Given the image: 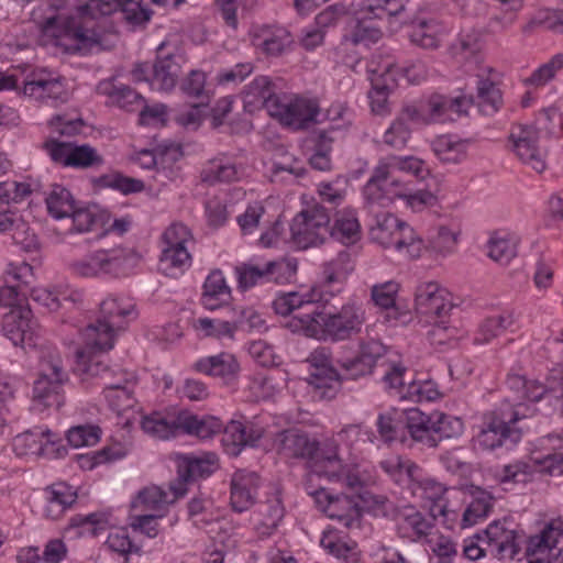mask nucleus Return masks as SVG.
Wrapping results in <instances>:
<instances>
[{
	"label": "nucleus",
	"instance_id": "nucleus-49",
	"mask_svg": "<svg viewBox=\"0 0 563 563\" xmlns=\"http://www.w3.org/2000/svg\"><path fill=\"white\" fill-rule=\"evenodd\" d=\"M493 496L488 492L477 488L472 494V500L463 512L461 527H472L485 519L493 508Z\"/></svg>",
	"mask_w": 563,
	"mask_h": 563
},
{
	"label": "nucleus",
	"instance_id": "nucleus-41",
	"mask_svg": "<svg viewBox=\"0 0 563 563\" xmlns=\"http://www.w3.org/2000/svg\"><path fill=\"white\" fill-rule=\"evenodd\" d=\"M180 71V65L175 60L173 55L157 58L152 66V77L150 85L152 89L169 91L177 82Z\"/></svg>",
	"mask_w": 563,
	"mask_h": 563
},
{
	"label": "nucleus",
	"instance_id": "nucleus-61",
	"mask_svg": "<svg viewBox=\"0 0 563 563\" xmlns=\"http://www.w3.org/2000/svg\"><path fill=\"white\" fill-rule=\"evenodd\" d=\"M439 26L433 21L418 20L410 33V41L422 48H435L439 45Z\"/></svg>",
	"mask_w": 563,
	"mask_h": 563
},
{
	"label": "nucleus",
	"instance_id": "nucleus-17",
	"mask_svg": "<svg viewBox=\"0 0 563 563\" xmlns=\"http://www.w3.org/2000/svg\"><path fill=\"white\" fill-rule=\"evenodd\" d=\"M415 302L417 313L427 317L428 320L442 319L453 309L450 294L433 282L417 287Z\"/></svg>",
	"mask_w": 563,
	"mask_h": 563
},
{
	"label": "nucleus",
	"instance_id": "nucleus-33",
	"mask_svg": "<svg viewBox=\"0 0 563 563\" xmlns=\"http://www.w3.org/2000/svg\"><path fill=\"white\" fill-rule=\"evenodd\" d=\"M69 217L73 218L74 229L78 233L97 232V236L101 238L108 232L110 213L96 203L75 208Z\"/></svg>",
	"mask_w": 563,
	"mask_h": 563
},
{
	"label": "nucleus",
	"instance_id": "nucleus-12",
	"mask_svg": "<svg viewBox=\"0 0 563 563\" xmlns=\"http://www.w3.org/2000/svg\"><path fill=\"white\" fill-rule=\"evenodd\" d=\"M320 109L314 100L299 96H280L277 103L269 104V115L283 125L301 130L319 122Z\"/></svg>",
	"mask_w": 563,
	"mask_h": 563
},
{
	"label": "nucleus",
	"instance_id": "nucleus-39",
	"mask_svg": "<svg viewBox=\"0 0 563 563\" xmlns=\"http://www.w3.org/2000/svg\"><path fill=\"white\" fill-rule=\"evenodd\" d=\"M328 235L344 245L355 244L361 239V225L354 210H343L335 214Z\"/></svg>",
	"mask_w": 563,
	"mask_h": 563
},
{
	"label": "nucleus",
	"instance_id": "nucleus-59",
	"mask_svg": "<svg viewBox=\"0 0 563 563\" xmlns=\"http://www.w3.org/2000/svg\"><path fill=\"white\" fill-rule=\"evenodd\" d=\"M194 327L196 330L202 332L205 336H212L219 340H232L236 331L234 320L225 321L221 319L199 318L195 321Z\"/></svg>",
	"mask_w": 563,
	"mask_h": 563
},
{
	"label": "nucleus",
	"instance_id": "nucleus-52",
	"mask_svg": "<svg viewBox=\"0 0 563 563\" xmlns=\"http://www.w3.org/2000/svg\"><path fill=\"white\" fill-rule=\"evenodd\" d=\"M332 131H319L314 136L313 154L309 158L311 167L316 170L327 172L331 169L330 153L334 139Z\"/></svg>",
	"mask_w": 563,
	"mask_h": 563
},
{
	"label": "nucleus",
	"instance_id": "nucleus-16",
	"mask_svg": "<svg viewBox=\"0 0 563 563\" xmlns=\"http://www.w3.org/2000/svg\"><path fill=\"white\" fill-rule=\"evenodd\" d=\"M475 538L486 544L492 556L499 560H511L519 552L517 532L507 519L492 522L483 536L476 534Z\"/></svg>",
	"mask_w": 563,
	"mask_h": 563
},
{
	"label": "nucleus",
	"instance_id": "nucleus-20",
	"mask_svg": "<svg viewBox=\"0 0 563 563\" xmlns=\"http://www.w3.org/2000/svg\"><path fill=\"white\" fill-rule=\"evenodd\" d=\"M57 441V437L48 429L35 428L14 437L13 449L18 455L60 456L65 449L62 446L55 448Z\"/></svg>",
	"mask_w": 563,
	"mask_h": 563
},
{
	"label": "nucleus",
	"instance_id": "nucleus-14",
	"mask_svg": "<svg viewBox=\"0 0 563 563\" xmlns=\"http://www.w3.org/2000/svg\"><path fill=\"white\" fill-rule=\"evenodd\" d=\"M396 172L411 174L417 178L423 179L429 170L424 162L415 156L390 155L379 159L367 180V194L372 199L382 197L377 183L384 180L387 176H393Z\"/></svg>",
	"mask_w": 563,
	"mask_h": 563
},
{
	"label": "nucleus",
	"instance_id": "nucleus-45",
	"mask_svg": "<svg viewBox=\"0 0 563 563\" xmlns=\"http://www.w3.org/2000/svg\"><path fill=\"white\" fill-rule=\"evenodd\" d=\"M31 297L34 301L46 307L48 310L55 311L64 307L65 303H76L80 300L81 295L80 292L68 288L51 289L38 287L32 289Z\"/></svg>",
	"mask_w": 563,
	"mask_h": 563
},
{
	"label": "nucleus",
	"instance_id": "nucleus-18",
	"mask_svg": "<svg viewBox=\"0 0 563 563\" xmlns=\"http://www.w3.org/2000/svg\"><path fill=\"white\" fill-rule=\"evenodd\" d=\"M272 440L277 453L287 459L306 460L310 463V457L317 450V440L297 428L278 431Z\"/></svg>",
	"mask_w": 563,
	"mask_h": 563
},
{
	"label": "nucleus",
	"instance_id": "nucleus-22",
	"mask_svg": "<svg viewBox=\"0 0 563 563\" xmlns=\"http://www.w3.org/2000/svg\"><path fill=\"white\" fill-rule=\"evenodd\" d=\"M35 329L36 322L32 319V311L29 308L19 307L12 309L3 317V334L14 346L32 345Z\"/></svg>",
	"mask_w": 563,
	"mask_h": 563
},
{
	"label": "nucleus",
	"instance_id": "nucleus-37",
	"mask_svg": "<svg viewBox=\"0 0 563 563\" xmlns=\"http://www.w3.org/2000/svg\"><path fill=\"white\" fill-rule=\"evenodd\" d=\"M431 148L440 162L460 164L466 158L467 141L456 135L443 134L432 140Z\"/></svg>",
	"mask_w": 563,
	"mask_h": 563
},
{
	"label": "nucleus",
	"instance_id": "nucleus-25",
	"mask_svg": "<svg viewBox=\"0 0 563 563\" xmlns=\"http://www.w3.org/2000/svg\"><path fill=\"white\" fill-rule=\"evenodd\" d=\"M394 519L398 537L413 542L427 538L433 528L432 521L413 506L396 510Z\"/></svg>",
	"mask_w": 563,
	"mask_h": 563
},
{
	"label": "nucleus",
	"instance_id": "nucleus-13",
	"mask_svg": "<svg viewBox=\"0 0 563 563\" xmlns=\"http://www.w3.org/2000/svg\"><path fill=\"white\" fill-rule=\"evenodd\" d=\"M311 369L308 383L313 396L319 399H332L341 387V376L331 364V355L325 347L316 349L308 358Z\"/></svg>",
	"mask_w": 563,
	"mask_h": 563
},
{
	"label": "nucleus",
	"instance_id": "nucleus-43",
	"mask_svg": "<svg viewBox=\"0 0 563 563\" xmlns=\"http://www.w3.org/2000/svg\"><path fill=\"white\" fill-rule=\"evenodd\" d=\"M280 95L276 93L275 85L267 76L256 77L245 91V102L254 107H263L269 113V104L277 103Z\"/></svg>",
	"mask_w": 563,
	"mask_h": 563
},
{
	"label": "nucleus",
	"instance_id": "nucleus-44",
	"mask_svg": "<svg viewBox=\"0 0 563 563\" xmlns=\"http://www.w3.org/2000/svg\"><path fill=\"white\" fill-rule=\"evenodd\" d=\"M516 318L512 311H503L499 314L484 319L474 336V343L486 344L493 339L503 334L515 323Z\"/></svg>",
	"mask_w": 563,
	"mask_h": 563
},
{
	"label": "nucleus",
	"instance_id": "nucleus-35",
	"mask_svg": "<svg viewBox=\"0 0 563 563\" xmlns=\"http://www.w3.org/2000/svg\"><path fill=\"white\" fill-rule=\"evenodd\" d=\"M77 499V493L66 483H55L45 488L46 504L43 515L51 520L59 519Z\"/></svg>",
	"mask_w": 563,
	"mask_h": 563
},
{
	"label": "nucleus",
	"instance_id": "nucleus-55",
	"mask_svg": "<svg viewBox=\"0 0 563 563\" xmlns=\"http://www.w3.org/2000/svg\"><path fill=\"white\" fill-rule=\"evenodd\" d=\"M358 4V9L367 16H378L379 19H386L396 16L404 9V0H352Z\"/></svg>",
	"mask_w": 563,
	"mask_h": 563
},
{
	"label": "nucleus",
	"instance_id": "nucleus-42",
	"mask_svg": "<svg viewBox=\"0 0 563 563\" xmlns=\"http://www.w3.org/2000/svg\"><path fill=\"white\" fill-rule=\"evenodd\" d=\"M239 176L236 165L225 156L209 161L200 173L201 181L208 185L234 181L239 179Z\"/></svg>",
	"mask_w": 563,
	"mask_h": 563
},
{
	"label": "nucleus",
	"instance_id": "nucleus-21",
	"mask_svg": "<svg viewBox=\"0 0 563 563\" xmlns=\"http://www.w3.org/2000/svg\"><path fill=\"white\" fill-rule=\"evenodd\" d=\"M266 434L264 427L256 422L247 421L245 423L231 420L224 428L222 444L228 454L236 456L245 446H256L261 439Z\"/></svg>",
	"mask_w": 563,
	"mask_h": 563
},
{
	"label": "nucleus",
	"instance_id": "nucleus-58",
	"mask_svg": "<svg viewBox=\"0 0 563 563\" xmlns=\"http://www.w3.org/2000/svg\"><path fill=\"white\" fill-rule=\"evenodd\" d=\"M353 271L351 255L346 251L338 253L336 257L324 264L323 279L327 285L342 283Z\"/></svg>",
	"mask_w": 563,
	"mask_h": 563
},
{
	"label": "nucleus",
	"instance_id": "nucleus-31",
	"mask_svg": "<svg viewBox=\"0 0 563 563\" xmlns=\"http://www.w3.org/2000/svg\"><path fill=\"white\" fill-rule=\"evenodd\" d=\"M417 118V106H404L397 118L384 133V143L396 150L404 148L411 136V125L419 124Z\"/></svg>",
	"mask_w": 563,
	"mask_h": 563
},
{
	"label": "nucleus",
	"instance_id": "nucleus-47",
	"mask_svg": "<svg viewBox=\"0 0 563 563\" xmlns=\"http://www.w3.org/2000/svg\"><path fill=\"white\" fill-rule=\"evenodd\" d=\"M372 90L368 92L372 111L376 114H384L387 111L388 93L393 89L394 78L388 68L384 73H373L371 77Z\"/></svg>",
	"mask_w": 563,
	"mask_h": 563
},
{
	"label": "nucleus",
	"instance_id": "nucleus-30",
	"mask_svg": "<svg viewBox=\"0 0 563 563\" xmlns=\"http://www.w3.org/2000/svg\"><path fill=\"white\" fill-rule=\"evenodd\" d=\"M23 92L25 96L38 100L53 99L62 102L66 100L67 96L60 77L53 76L46 70L34 73L31 79L25 81Z\"/></svg>",
	"mask_w": 563,
	"mask_h": 563
},
{
	"label": "nucleus",
	"instance_id": "nucleus-11",
	"mask_svg": "<svg viewBox=\"0 0 563 563\" xmlns=\"http://www.w3.org/2000/svg\"><path fill=\"white\" fill-rule=\"evenodd\" d=\"M330 216L323 206L316 205L297 214L290 225L291 238L300 249L322 244L329 233Z\"/></svg>",
	"mask_w": 563,
	"mask_h": 563
},
{
	"label": "nucleus",
	"instance_id": "nucleus-3",
	"mask_svg": "<svg viewBox=\"0 0 563 563\" xmlns=\"http://www.w3.org/2000/svg\"><path fill=\"white\" fill-rule=\"evenodd\" d=\"M135 316L134 305L130 300L113 295L104 298L97 321L80 331V344L76 351L77 369L91 375H99L101 368L108 372L99 357L113 349L117 332L124 329L126 321Z\"/></svg>",
	"mask_w": 563,
	"mask_h": 563
},
{
	"label": "nucleus",
	"instance_id": "nucleus-15",
	"mask_svg": "<svg viewBox=\"0 0 563 563\" xmlns=\"http://www.w3.org/2000/svg\"><path fill=\"white\" fill-rule=\"evenodd\" d=\"M563 539V522L552 520L543 529L530 536L526 543L528 563H553L558 544Z\"/></svg>",
	"mask_w": 563,
	"mask_h": 563
},
{
	"label": "nucleus",
	"instance_id": "nucleus-32",
	"mask_svg": "<svg viewBox=\"0 0 563 563\" xmlns=\"http://www.w3.org/2000/svg\"><path fill=\"white\" fill-rule=\"evenodd\" d=\"M183 410L170 412H153L142 419L143 431L153 438L167 440L181 433Z\"/></svg>",
	"mask_w": 563,
	"mask_h": 563
},
{
	"label": "nucleus",
	"instance_id": "nucleus-50",
	"mask_svg": "<svg viewBox=\"0 0 563 563\" xmlns=\"http://www.w3.org/2000/svg\"><path fill=\"white\" fill-rule=\"evenodd\" d=\"M320 544L330 554L343 560L345 563H355L357 561L356 543L345 540L336 531H324Z\"/></svg>",
	"mask_w": 563,
	"mask_h": 563
},
{
	"label": "nucleus",
	"instance_id": "nucleus-62",
	"mask_svg": "<svg viewBox=\"0 0 563 563\" xmlns=\"http://www.w3.org/2000/svg\"><path fill=\"white\" fill-rule=\"evenodd\" d=\"M109 526V514L104 511L91 512L88 515H76L70 518V527L81 528L80 533L98 536Z\"/></svg>",
	"mask_w": 563,
	"mask_h": 563
},
{
	"label": "nucleus",
	"instance_id": "nucleus-5",
	"mask_svg": "<svg viewBox=\"0 0 563 563\" xmlns=\"http://www.w3.org/2000/svg\"><path fill=\"white\" fill-rule=\"evenodd\" d=\"M522 404H506L484 416L478 433L474 437V445L482 451H494L497 448L511 449L522 437V429L517 423L526 418Z\"/></svg>",
	"mask_w": 563,
	"mask_h": 563
},
{
	"label": "nucleus",
	"instance_id": "nucleus-36",
	"mask_svg": "<svg viewBox=\"0 0 563 563\" xmlns=\"http://www.w3.org/2000/svg\"><path fill=\"white\" fill-rule=\"evenodd\" d=\"M194 367L199 373L221 377L225 380L234 378L240 371L235 356L225 352L202 357L195 363Z\"/></svg>",
	"mask_w": 563,
	"mask_h": 563
},
{
	"label": "nucleus",
	"instance_id": "nucleus-28",
	"mask_svg": "<svg viewBox=\"0 0 563 563\" xmlns=\"http://www.w3.org/2000/svg\"><path fill=\"white\" fill-rule=\"evenodd\" d=\"M260 477L254 472L238 471L231 479V506L234 511L243 512L250 509L256 498Z\"/></svg>",
	"mask_w": 563,
	"mask_h": 563
},
{
	"label": "nucleus",
	"instance_id": "nucleus-2",
	"mask_svg": "<svg viewBox=\"0 0 563 563\" xmlns=\"http://www.w3.org/2000/svg\"><path fill=\"white\" fill-rule=\"evenodd\" d=\"M321 300V292L314 288L305 292L290 291L280 294L273 301V308L277 314H291L286 327L307 338L342 342L362 332L366 322L362 303L351 300L339 310L319 311L317 303Z\"/></svg>",
	"mask_w": 563,
	"mask_h": 563
},
{
	"label": "nucleus",
	"instance_id": "nucleus-48",
	"mask_svg": "<svg viewBox=\"0 0 563 563\" xmlns=\"http://www.w3.org/2000/svg\"><path fill=\"white\" fill-rule=\"evenodd\" d=\"M325 515L329 518L338 519L349 528L358 518V504L353 496L335 495L331 503L327 504Z\"/></svg>",
	"mask_w": 563,
	"mask_h": 563
},
{
	"label": "nucleus",
	"instance_id": "nucleus-10",
	"mask_svg": "<svg viewBox=\"0 0 563 563\" xmlns=\"http://www.w3.org/2000/svg\"><path fill=\"white\" fill-rule=\"evenodd\" d=\"M130 250L122 246L99 249L70 263V271L80 277L100 278L118 275L131 257Z\"/></svg>",
	"mask_w": 563,
	"mask_h": 563
},
{
	"label": "nucleus",
	"instance_id": "nucleus-26",
	"mask_svg": "<svg viewBox=\"0 0 563 563\" xmlns=\"http://www.w3.org/2000/svg\"><path fill=\"white\" fill-rule=\"evenodd\" d=\"M253 45L267 56H279L294 43L290 32L279 25H262L252 34Z\"/></svg>",
	"mask_w": 563,
	"mask_h": 563
},
{
	"label": "nucleus",
	"instance_id": "nucleus-7",
	"mask_svg": "<svg viewBox=\"0 0 563 563\" xmlns=\"http://www.w3.org/2000/svg\"><path fill=\"white\" fill-rule=\"evenodd\" d=\"M67 380L68 375L57 350L42 351L37 378L33 383L32 400L34 406L58 410L65 402L63 386Z\"/></svg>",
	"mask_w": 563,
	"mask_h": 563
},
{
	"label": "nucleus",
	"instance_id": "nucleus-53",
	"mask_svg": "<svg viewBox=\"0 0 563 563\" xmlns=\"http://www.w3.org/2000/svg\"><path fill=\"white\" fill-rule=\"evenodd\" d=\"M191 262V256L186 247L164 246L159 258V269L174 276L176 271L183 272Z\"/></svg>",
	"mask_w": 563,
	"mask_h": 563
},
{
	"label": "nucleus",
	"instance_id": "nucleus-63",
	"mask_svg": "<svg viewBox=\"0 0 563 563\" xmlns=\"http://www.w3.org/2000/svg\"><path fill=\"white\" fill-rule=\"evenodd\" d=\"M102 164L103 157L96 148L89 144H73L71 154L69 156V167L85 169L99 167Z\"/></svg>",
	"mask_w": 563,
	"mask_h": 563
},
{
	"label": "nucleus",
	"instance_id": "nucleus-40",
	"mask_svg": "<svg viewBox=\"0 0 563 563\" xmlns=\"http://www.w3.org/2000/svg\"><path fill=\"white\" fill-rule=\"evenodd\" d=\"M181 433L196 435L200 439H209L214 434L224 432L223 422L213 416H203L199 418L187 410H183Z\"/></svg>",
	"mask_w": 563,
	"mask_h": 563
},
{
	"label": "nucleus",
	"instance_id": "nucleus-54",
	"mask_svg": "<svg viewBox=\"0 0 563 563\" xmlns=\"http://www.w3.org/2000/svg\"><path fill=\"white\" fill-rule=\"evenodd\" d=\"M103 395L109 407L119 415L134 407L133 389L128 385L107 384Z\"/></svg>",
	"mask_w": 563,
	"mask_h": 563
},
{
	"label": "nucleus",
	"instance_id": "nucleus-8",
	"mask_svg": "<svg viewBox=\"0 0 563 563\" xmlns=\"http://www.w3.org/2000/svg\"><path fill=\"white\" fill-rule=\"evenodd\" d=\"M369 235L384 249H394L410 258L419 257L423 249V241L413 228L387 212L375 216Z\"/></svg>",
	"mask_w": 563,
	"mask_h": 563
},
{
	"label": "nucleus",
	"instance_id": "nucleus-24",
	"mask_svg": "<svg viewBox=\"0 0 563 563\" xmlns=\"http://www.w3.org/2000/svg\"><path fill=\"white\" fill-rule=\"evenodd\" d=\"M409 488L413 496L432 501L430 515L433 519L438 516H448V508L443 498L448 488L444 484L434 478L423 476L419 467L416 476H412L409 482Z\"/></svg>",
	"mask_w": 563,
	"mask_h": 563
},
{
	"label": "nucleus",
	"instance_id": "nucleus-19",
	"mask_svg": "<svg viewBox=\"0 0 563 563\" xmlns=\"http://www.w3.org/2000/svg\"><path fill=\"white\" fill-rule=\"evenodd\" d=\"M512 146L518 158L537 173L547 168L545 152L538 145L539 132L533 126H520L510 134Z\"/></svg>",
	"mask_w": 563,
	"mask_h": 563
},
{
	"label": "nucleus",
	"instance_id": "nucleus-64",
	"mask_svg": "<svg viewBox=\"0 0 563 563\" xmlns=\"http://www.w3.org/2000/svg\"><path fill=\"white\" fill-rule=\"evenodd\" d=\"M426 550L412 545L401 550L388 549L385 551L382 563H426Z\"/></svg>",
	"mask_w": 563,
	"mask_h": 563
},
{
	"label": "nucleus",
	"instance_id": "nucleus-46",
	"mask_svg": "<svg viewBox=\"0 0 563 563\" xmlns=\"http://www.w3.org/2000/svg\"><path fill=\"white\" fill-rule=\"evenodd\" d=\"M258 519L255 530L260 537L266 538L273 534L284 517V507L280 499L273 498L261 504L257 509Z\"/></svg>",
	"mask_w": 563,
	"mask_h": 563
},
{
	"label": "nucleus",
	"instance_id": "nucleus-29",
	"mask_svg": "<svg viewBox=\"0 0 563 563\" xmlns=\"http://www.w3.org/2000/svg\"><path fill=\"white\" fill-rule=\"evenodd\" d=\"M217 468L218 457L214 453L181 455L178 457L177 462V483H181L183 487H186L188 482L208 477Z\"/></svg>",
	"mask_w": 563,
	"mask_h": 563
},
{
	"label": "nucleus",
	"instance_id": "nucleus-27",
	"mask_svg": "<svg viewBox=\"0 0 563 563\" xmlns=\"http://www.w3.org/2000/svg\"><path fill=\"white\" fill-rule=\"evenodd\" d=\"M169 490L165 492L158 486L146 487L137 494L131 506L133 509L141 508L144 511L153 510L163 514L168 505L186 494L187 488L183 487L181 483H176L169 486Z\"/></svg>",
	"mask_w": 563,
	"mask_h": 563
},
{
	"label": "nucleus",
	"instance_id": "nucleus-57",
	"mask_svg": "<svg viewBox=\"0 0 563 563\" xmlns=\"http://www.w3.org/2000/svg\"><path fill=\"white\" fill-rule=\"evenodd\" d=\"M265 274L267 283L287 284L295 279L298 262L294 257L280 258L278 261L268 262L265 265Z\"/></svg>",
	"mask_w": 563,
	"mask_h": 563
},
{
	"label": "nucleus",
	"instance_id": "nucleus-51",
	"mask_svg": "<svg viewBox=\"0 0 563 563\" xmlns=\"http://www.w3.org/2000/svg\"><path fill=\"white\" fill-rule=\"evenodd\" d=\"M48 213L55 219L69 217L75 210V201L68 189L53 185L46 199Z\"/></svg>",
	"mask_w": 563,
	"mask_h": 563
},
{
	"label": "nucleus",
	"instance_id": "nucleus-23",
	"mask_svg": "<svg viewBox=\"0 0 563 563\" xmlns=\"http://www.w3.org/2000/svg\"><path fill=\"white\" fill-rule=\"evenodd\" d=\"M384 353L385 346L380 342L376 340L362 341L356 356L339 362L344 372V377L357 379L371 374L377 360L380 358Z\"/></svg>",
	"mask_w": 563,
	"mask_h": 563
},
{
	"label": "nucleus",
	"instance_id": "nucleus-1",
	"mask_svg": "<svg viewBox=\"0 0 563 563\" xmlns=\"http://www.w3.org/2000/svg\"><path fill=\"white\" fill-rule=\"evenodd\" d=\"M151 15L152 11L143 8L140 0H87L75 15L56 13L45 18L42 29L65 53L86 55L115 47L120 21L140 26Z\"/></svg>",
	"mask_w": 563,
	"mask_h": 563
},
{
	"label": "nucleus",
	"instance_id": "nucleus-34",
	"mask_svg": "<svg viewBox=\"0 0 563 563\" xmlns=\"http://www.w3.org/2000/svg\"><path fill=\"white\" fill-rule=\"evenodd\" d=\"M374 20L380 19L378 16H367L365 12L356 14L347 27L344 40L354 46L368 47L376 44L382 38L383 33Z\"/></svg>",
	"mask_w": 563,
	"mask_h": 563
},
{
	"label": "nucleus",
	"instance_id": "nucleus-6",
	"mask_svg": "<svg viewBox=\"0 0 563 563\" xmlns=\"http://www.w3.org/2000/svg\"><path fill=\"white\" fill-rule=\"evenodd\" d=\"M402 415L411 439L428 448H435L442 440L456 438L463 432V421L444 412L427 415L418 408H410Z\"/></svg>",
	"mask_w": 563,
	"mask_h": 563
},
{
	"label": "nucleus",
	"instance_id": "nucleus-4",
	"mask_svg": "<svg viewBox=\"0 0 563 563\" xmlns=\"http://www.w3.org/2000/svg\"><path fill=\"white\" fill-rule=\"evenodd\" d=\"M476 100L473 96H444L431 95L426 102L417 107L418 123L429 125L454 121L476 102L479 111L485 115L495 114L501 106V92L499 88L487 78L476 80Z\"/></svg>",
	"mask_w": 563,
	"mask_h": 563
},
{
	"label": "nucleus",
	"instance_id": "nucleus-56",
	"mask_svg": "<svg viewBox=\"0 0 563 563\" xmlns=\"http://www.w3.org/2000/svg\"><path fill=\"white\" fill-rule=\"evenodd\" d=\"M95 185L99 188H112L124 195L140 192L144 188L142 180L123 176L117 172L98 177L95 180Z\"/></svg>",
	"mask_w": 563,
	"mask_h": 563
},
{
	"label": "nucleus",
	"instance_id": "nucleus-60",
	"mask_svg": "<svg viewBox=\"0 0 563 563\" xmlns=\"http://www.w3.org/2000/svg\"><path fill=\"white\" fill-rule=\"evenodd\" d=\"M380 468L389 475L395 482L400 483L405 477L410 482L416 476L419 466L409 460H402L400 456H391L379 462Z\"/></svg>",
	"mask_w": 563,
	"mask_h": 563
},
{
	"label": "nucleus",
	"instance_id": "nucleus-38",
	"mask_svg": "<svg viewBox=\"0 0 563 563\" xmlns=\"http://www.w3.org/2000/svg\"><path fill=\"white\" fill-rule=\"evenodd\" d=\"M231 298V289L225 283L221 271L211 272L205 284L201 295V303L206 309L214 310L227 303Z\"/></svg>",
	"mask_w": 563,
	"mask_h": 563
},
{
	"label": "nucleus",
	"instance_id": "nucleus-9",
	"mask_svg": "<svg viewBox=\"0 0 563 563\" xmlns=\"http://www.w3.org/2000/svg\"><path fill=\"white\" fill-rule=\"evenodd\" d=\"M361 435V427L350 424L344 427L335 437L317 440V450L310 457L311 473L325 478L338 477L344 459L340 449L342 442L352 443Z\"/></svg>",
	"mask_w": 563,
	"mask_h": 563
}]
</instances>
